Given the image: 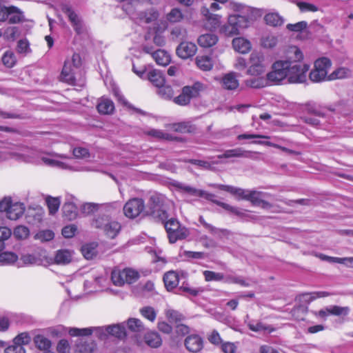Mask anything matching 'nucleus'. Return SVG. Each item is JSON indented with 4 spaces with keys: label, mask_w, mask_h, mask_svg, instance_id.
I'll use <instances>...</instances> for the list:
<instances>
[{
    "label": "nucleus",
    "mask_w": 353,
    "mask_h": 353,
    "mask_svg": "<svg viewBox=\"0 0 353 353\" xmlns=\"http://www.w3.org/2000/svg\"><path fill=\"white\" fill-rule=\"evenodd\" d=\"M81 65V57L78 54H74L71 59H66L60 75V80L72 85L84 86L85 78Z\"/></svg>",
    "instance_id": "nucleus-1"
},
{
    "label": "nucleus",
    "mask_w": 353,
    "mask_h": 353,
    "mask_svg": "<svg viewBox=\"0 0 353 353\" xmlns=\"http://www.w3.org/2000/svg\"><path fill=\"white\" fill-rule=\"evenodd\" d=\"M249 26V20L245 16L230 14L227 23L220 26L219 33L225 37H232L241 34V31Z\"/></svg>",
    "instance_id": "nucleus-2"
},
{
    "label": "nucleus",
    "mask_w": 353,
    "mask_h": 353,
    "mask_svg": "<svg viewBox=\"0 0 353 353\" xmlns=\"http://www.w3.org/2000/svg\"><path fill=\"white\" fill-rule=\"evenodd\" d=\"M331 61L326 57L319 58L315 61L314 68L309 73V78L314 83L330 81L328 70L331 68Z\"/></svg>",
    "instance_id": "nucleus-3"
},
{
    "label": "nucleus",
    "mask_w": 353,
    "mask_h": 353,
    "mask_svg": "<svg viewBox=\"0 0 353 353\" xmlns=\"http://www.w3.org/2000/svg\"><path fill=\"white\" fill-rule=\"evenodd\" d=\"M290 63L283 60L276 61L272 65V70L269 72L266 77L267 80L270 83L278 85L283 81H288Z\"/></svg>",
    "instance_id": "nucleus-4"
},
{
    "label": "nucleus",
    "mask_w": 353,
    "mask_h": 353,
    "mask_svg": "<svg viewBox=\"0 0 353 353\" xmlns=\"http://www.w3.org/2000/svg\"><path fill=\"white\" fill-rule=\"evenodd\" d=\"M164 227L171 243L185 239L190 234L189 230L185 227L182 226L179 221L174 218H171L165 222Z\"/></svg>",
    "instance_id": "nucleus-5"
},
{
    "label": "nucleus",
    "mask_w": 353,
    "mask_h": 353,
    "mask_svg": "<svg viewBox=\"0 0 353 353\" xmlns=\"http://www.w3.org/2000/svg\"><path fill=\"white\" fill-rule=\"evenodd\" d=\"M310 65L304 63L290 64L289 67L288 83H303L307 81Z\"/></svg>",
    "instance_id": "nucleus-6"
},
{
    "label": "nucleus",
    "mask_w": 353,
    "mask_h": 353,
    "mask_svg": "<svg viewBox=\"0 0 353 353\" xmlns=\"http://www.w3.org/2000/svg\"><path fill=\"white\" fill-rule=\"evenodd\" d=\"M174 187L179 192L183 194H188L190 196L197 197H203L212 202H213V201H216V199H214V194L207 192L202 190L196 189L183 183L175 182L174 183Z\"/></svg>",
    "instance_id": "nucleus-7"
},
{
    "label": "nucleus",
    "mask_w": 353,
    "mask_h": 353,
    "mask_svg": "<svg viewBox=\"0 0 353 353\" xmlns=\"http://www.w3.org/2000/svg\"><path fill=\"white\" fill-rule=\"evenodd\" d=\"M264 57L259 52H252L250 56V66L247 70V74L259 76L265 71Z\"/></svg>",
    "instance_id": "nucleus-8"
},
{
    "label": "nucleus",
    "mask_w": 353,
    "mask_h": 353,
    "mask_svg": "<svg viewBox=\"0 0 353 353\" xmlns=\"http://www.w3.org/2000/svg\"><path fill=\"white\" fill-rule=\"evenodd\" d=\"M123 210L126 217L129 219H134L144 211V201L140 198L131 199L126 202Z\"/></svg>",
    "instance_id": "nucleus-9"
},
{
    "label": "nucleus",
    "mask_w": 353,
    "mask_h": 353,
    "mask_svg": "<svg viewBox=\"0 0 353 353\" xmlns=\"http://www.w3.org/2000/svg\"><path fill=\"white\" fill-rule=\"evenodd\" d=\"M199 94V88L196 84L192 86H184L181 93L174 99V102L179 105H186L191 99L196 97Z\"/></svg>",
    "instance_id": "nucleus-10"
},
{
    "label": "nucleus",
    "mask_w": 353,
    "mask_h": 353,
    "mask_svg": "<svg viewBox=\"0 0 353 353\" xmlns=\"http://www.w3.org/2000/svg\"><path fill=\"white\" fill-rule=\"evenodd\" d=\"M143 50L145 53L151 54L152 58L159 65L165 66L168 65L171 61V57L170 54L163 50H158L157 51H154L152 46L145 45L143 47Z\"/></svg>",
    "instance_id": "nucleus-11"
},
{
    "label": "nucleus",
    "mask_w": 353,
    "mask_h": 353,
    "mask_svg": "<svg viewBox=\"0 0 353 353\" xmlns=\"http://www.w3.org/2000/svg\"><path fill=\"white\" fill-rule=\"evenodd\" d=\"M196 51V46L194 43L188 41H182L176 49L177 56L183 59L193 57Z\"/></svg>",
    "instance_id": "nucleus-12"
},
{
    "label": "nucleus",
    "mask_w": 353,
    "mask_h": 353,
    "mask_svg": "<svg viewBox=\"0 0 353 353\" xmlns=\"http://www.w3.org/2000/svg\"><path fill=\"white\" fill-rule=\"evenodd\" d=\"M184 345L189 352L196 353L202 350L203 341L198 334H190L185 338Z\"/></svg>",
    "instance_id": "nucleus-13"
},
{
    "label": "nucleus",
    "mask_w": 353,
    "mask_h": 353,
    "mask_svg": "<svg viewBox=\"0 0 353 353\" xmlns=\"http://www.w3.org/2000/svg\"><path fill=\"white\" fill-rule=\"evenodd\" d=\"M62 11L67 14L72 27L77 34H80L83 29V23L81 18L74 12L72 8L68 5H63Z\"/></svg>",
    "instance_id": "nucleus-14"
},
{
    "label": "nucleus",
    "mask_w": 353,
    "mask_h": 353,
    "mask_svg": "<svg viewBox=\"0 0 353 353\" xmlns=\"http://www.w3.org/2000/svg\"><path fill=\"white\" fill-rule=\"evenodd\" d=\"M303 57L302 51L298 47L293 46L288 48L285 59L283 60L292 65L301 63Z\"/></svg>",
    "instance_id": "nucleus-15"
},
{
    "label": "nucleus",
    "mask_w": 353,
    "mask_h": 353,
    "mask_svg": "<svg viewBox=\"0 0 353 353\" xmlns=\"http://www.w3.org/2000/svg\"><path fill=\"white\" fill-rule=\"evenodd\" d=\"M254 154H256V152L245 151L241 148H237L225 151L223 154L219 155L218 158L245 157L253 159L252 155Z\"/></svg>",
    "instance_id": "nucleus-16"
},
{
    "label": "nucleus",
    "mask_w": 353,
    "mask_h": 353,
    "mask_svg": "<svg viewBox=\"0 0 353 353\" xmlns=\"http://www.w3.org/2000/svg\"><path fill=\"white\" fill-rule=\"evenodd\" d=\"M214 203H216L217 205L223 208L225 210L229 211L230 212L236 214L239 217H240L242 219L244 220H248L251 218V216L247 213V211L245 210L239 209L236 207H233L232 205H230L229 204H227L225 203L219 201H213Z\"/></svg>",
    "instance_id": "nucleus-17"
},
{
    "label": "nucleus",
    "mask_w": 353,
    "mask_h": 353,
    "mask_svg": "<svg viewBox=\"0 0 353 353\" xmlns=\"http://www.w3.org/2000/svg\"><path fill=\"white\" fill-rule=\"evenodd\" d=\"M163 282L166 289L168 291H171L179 284V274L174 271H169L164 274Z\"/></svg>",
    "instance_id": "nucleus-18"
},
{
    "label": "nucleus",
    "mask_w": 353,
    "mask_h": 353,
    "mask_svg": "<svg viewBox=\"0 0 353 353\" xmlns=\"http://www.w3.org/2000/svg\"><path fill=\"white\" fill-rule=\"evenodd\" d=\"M239 85L237 75L235 72L228 73L222 78V85L226 90H235L239 87Z\"/></svg>",
    "instance_id": "nucleus-19"
},
{
    "label": "nucleus",
    "mask_w": 353,
    "mask_h": 353,
    "mask_svg": "<svg viewBox=\"0 0 353 353\" xmlns=\"http://www.w3.org/2000/svg\"><path fill=\"white\" fill-rule=\"evenodd\" d=\"M25 206L21 203H12L7 213L8 219L10 220H17L24 214Z\"/></svg>",
    "instance_id": "nucleus-20"
},
{
    "label": "nucleus",
    "mask_w": 353,
    "mask_h": 353,
    "mask_svg": "<svg viewBox=\"0 0 353 353\" xmlns=\"http://www.w3.org/2000/svg\"><path fill=\"white\" fill-rule=\"evenodd\" d=\"M232 46L236 51L242 54L248 53L251 49L250 42L243 37L234 38L232 40Z\"/></svg>",
    "instance_id": "nucleus-21"
},
{
    "label": "nucleus",
    "mask_w": 353,
    "mask_h": 353,
    "mask_svg": "<svg viewBox=\"0 0 353 353\" xmlns=\"http://www.w3.org/2000/svg\"><path fill=\"white\" fill-rule=\"evenodd\" d=\"M97 110L101 114H110L114 110V104L111 99L101 97L97 105Z\"/></svg>",
    "instance_id": "nucleus-22"
},
{
    "label": "nucleus",
    "mask_w": 353,
    "mask_h": 353,
    "mask_svg": "<svg viewBox=\"0 0 353 353\" xmlns=\"http://www.w3.org/2000/svg\"><path fill=\"white\" fill-rule=\"evenodd\" d=\"M218 40V37L216 34L207 33L199 36L197 42L202 48H210L215 45Z\"/></svg>",
    "instance_id": "nucleus-23"
},
{
    "label": "nucleus",
    "mask_w": 353,
    "mask_h": 353,
    "mask_svg": "<svg viewBox=\"0 0 353 353\" xmlns=\"http://www.w3.org/2000/svg\"><path fill=\"white\" fill-rule=\"evenodd\" d=\"M72 259V252L68 250H59L54 256V262L58 265H66Z\"/></svg>",
    "instance_id": "nucleus-24"
},
{
    "label": "nucleus",
    "mask_w": 353,
    "mask_h": 353,
    "mask_svg": "<svg viewBox=\"0 0 353 353\" xmlns=\"http://www.w3.org/2000/svg\"><path fill=\"white\" fill-rule=\"evenodd\" d=\"M148 80L156 87H161L165 84V80L163 73L156 69L150 70L148 73Z\"/></svg>",
    "instance_id": "nucleus-25"
},
{
    "label": "nucleus",
    "mask_w": 353,
    "mask_h": 353,
    "mask_svg": "<svg viewBox=\"0 0 353 353\" xmlns=\"http://www.w3.org/2000/svg\"><path fill=\"white\" fill-rule=\"evenodd\" d=\"M221 15L213 14L210 15L208 18L204 19L203 26L206 30L214 31L217 28H220Z\"/></svg>",
    "instance_id": "nucleus-26"
},
{
    "label": "nucleus",
    "mask_w": 353,
    "mask_h": 353,
    "mask_svg": "<svg viewBox=\"0 0 353 353\" xmlns=\"http://www.w3.org/2000/svg\"><path fill=\"white\" fill-rule=\"evenodd\" d=\"M147 134L151 137H153L157 139L160 140H167V141H181V138H178L176 137H174L172 134H170L167 132H163L161 130L152 129L148 131Z\"/></svg>",
    "instance_id": "nucleus-27"
},
{
    "label": "nucleus",
    "mask_w": 353,
    "mask_h": 353,
    "mask_svg": "<svg viewBox=\"0 0 353 353\" xmlns=\"http://www.w3.org/2000/svg\"><path fill=\"white\" fill-rule=\"evenodd\" d=\"M265 23L272 27L281 26L284 23V19L278 12H269L264 17Z\"/></svg>",
    "instance_id": "nucleus-28"
},
{
    "label": "nucleus",
    "mask_w": 353,
    "mask_h": 353,
    "mask_svg": "<svg viewBox=\"0 0 353 353\" xmlns=\"http://www.w3.org/2000/svg\"><path fill=\"white\" fill-rule=\"evenodd\" d=\"M137 289L143 296H152L157 294L154 288V283L151 281H147L145 283H139Z\"/></svg>",
    "instance_id": "nucleus-29"
},
{
    "label": "nucleus",
    "mask_w": 353,
    "mask_h": 353,
    "mask_svg": "<svg viewBox=\"0 0 353 353\" xmlns=\"http://www.w3.org/2000/svg\"><path fill=\"white\" fill-rule=\"evenodd\" d=\"M120 229L121 225L117 221L109 219L103 230L108 237L113 239L117 235Z\"/></svg>",
    "instance_id": "nucleus-30"
},
{
    "label": "nucleus",
    "mask_w": 353,
    "mask_h": 353,
    "mask_svg": "<svg viewBox=\"0 0 353 353\" xmlns=\"http://www.w3.org/2000/svg\"><path fill=\"white\" fill-rule=\"evenodd\" d=\"M63 213L68 220H73L77 216V208L72 201H66L63 205Z\"/></svg>",
    "instance_id": "nucleus-31"
},
{
    "label": "nucleus",
    "mask_w": 353,
    "mask_h": 353,
    "mask_svg": "<svg viewBox=\"0 0 353 353\" xmlns=\"http://www.w3.org/2000/svg\"><path fill=\"white\" fill-rule=\"evenodd\" d=\"M97 245L95 242L83 245L81 247V252L86 259H92L97 254Z\"/></svg>",
    "instance_id": "nucleus-32"
},
{
    "label": "nucleus",
    "mask_w": 353,
    "mask_h": 353,
    "mask_svg": "<svg viewBox=\"0 0 353 353\" xmlns=\"http://www.w3.org/2000/svg\"><path fill=\"white\" fill-rule=\"evenodd\" d=\"M108 335L118 339H123L126 336L125 329L123 324H114L108 325Z\"/></svg>",
    "instance_id": "nucleus-33"
},
{
    "label": "nucleus",
    "mask_w": 353,
    "mask_h": 353,
    "mask_svg": "<svg viewBox=\"0 0 353 353\" xmlns=\"http://www.w3.org/2000/svg\"><path fill=\"white\" fill-rule=\"evenodd\" d=\"M145 343L152 347H158L162 343V339L160 335L155 332H148L145 335Z\"/></svg>",
    "instance_id": "nucleus-34"
},
{
    "label": "nucleus",
    "mask_w": 353,
    "mask_h": 353,
    "mask_svg": "<svg viewBox=\"0 0 353 353\" xmlns=\"http://www.w3.org/2000/svg\"><path fill=\"white\" fill-rule=\"evenodd\" d=\"M196 64L199 69L203 71H210L213 68L212 59L208 56L196 57Z\"/></svg>",
    "instance_id": "nucleus-35"
},
{
    "label": "nucleus",
    "mask_w": 353,
    "mask_h": 353,
    "mask_svg": "<svg viewBox=\"0 0 353 353\" xmlns=\"http://www.w3.org/2000/svg\"><path fill=\"white\" fill-rule=\"evenodd\" d=\"M125 268L123 270L114 269L111 274V279L113 283L117 286H121L125 283Z\"/></svg>",
    "instance_id": "nucleus-36"
},
{
    "label": "nucleus",
    "mask_w": 353,
    "mask_h": 353,
    "mask_svg": "<svg viewBox=\"0 0 353 353\" xmlns=\"http://www.w3.org/2000/svg\"><path fill=\"white\" fill-rule=\"evenodd\" d=\"M184 19V15L179 8H172L167 14L166 20L170 23H180Z\"/></svg>",
    "instance_id": "nucleus-37"
},
{
    "label": "nucleus",
    "mask_w": 353,
    "mask_h": 353,
    "mask_svg": "<svg viewBox=\"0 0 353 353\" xmlns=\"http://www.w3.org/2000/svg\"><path fill=\"white\" fill-rule=\"evenodd\" d=\"M34 341L36 346L43 352L48 351L52 345L51 341L43 335H37Z\"/></svg>",
    "instance_id": "nucleus-38"
},
{
    "label": "nucleus",
    "mask_w": 353,
    "mask_h": 353,
    "mask_svg": "<svg viewBox=\"0 0 353 353\" xmlns=\"http://www.w3.org/2000/svg\"><path fill=\"white\" fill-rule=\"evenodd\" d=\"M187 30L181 26H175L170 30V37L173 41L183 40L187 37Z\"/></svg>",
    "instance_id": "nucleus-39"
},
{
    "label": "nucleus",
    "mask_w": 353,
    "mask_h": 353,
    "mask_svg": "<svg viewBox=\"0 0 353 353\" xmlns=\"http://www.w3.org/2000/svg\"><path fill=\"white\" fill-rule=\"evenodd\" d=\"M172 129L176 132L192 133L195 130V127L190 122H181L173 124Z\"/></svg>",
    "instance_id": "nucleus-40"
},
{
    "label": "nucleus",
    "mask_w": 353,
    "mask_h": 353,
    "mask_svg": "<svg viewBox=\"0 0 353 353\" xmlns=\"http://www.w3.org/2000/svg\"><path fill=\"white\" fill-rule=\"evenodd\" d=\"M278 43V38L273 34H267L262 37L261 44L265 48H273Z\"/></svg>",
    "instance_id": "nucleus-41"
},
{
    "label": "nucleus",
    "mask_w": 353,
    "mask_h": 353,
    "mask_svg": "<svg viewBox=\"0 0 353 353\" xmlns=\"http://www.w3.org/2000/svg\"><path fill=\"white\" fill-rule=\"evenodd\" d=\"M351 71L347 68H339L330 74V81L344 79L350 77Z\"/></svg>",
    "instance_id": "nucleus-42"
},
{
    "label": "nucleus",
    "mask_w": 353,
    "mask_h": 353,
    "mask_svg": "<svg viewBox=\"0 0 353 353\" xmlns=\"http://www.w3.org/2000/svg\"><path fill=\"white\" fill-rule=\"evenodd\" d=\"M127 325L128 329L134 332H141L144 330L143 323L139 319H129L127 321Z\"/></svg>",
    "instance_id": "nucleus-43"
},
{
    "label": "nucleus",
    "mask_w": 353,
    "mask_h": 353,
    "mask_svg": "<svg viewBox=\"0 0 353 353\" xmlns=\"http://www.w3.org/2000/svg\"><path fill=\"white\" fill-rule=\"evenodd\" d=\"M54 237V232L50 230H41L34 235V239L39 240L41 242L49 241L53 239Z\"/></svg>",
    "instance_id": "nucleus-44"
},
{
    "label": "nucleus",
    "mask_w": 353,
    "mask_h": 353,
    "mask_svg": "<svg viewBox=\"0 0 353 353\" xmlns=\"http://www.w3.org/2000/svg\"><path fill=\"white\" fill-rule=\"evenodd\" d=\"M141 315L151 322H154L157 317V312L151 306H145L140 309Z\"/></svg>",
    "instance_id": "nucleus-45"
},
{
    "label": "nucleus",
    "mask_w": 353,
    "mask_h": 353,
    "mask_svg": "<svg viewBox=\"0 0 353 353\" xmlns=\"http://www.w3.org/2000/svg\"><path fill=\"white\" fill-rule=\"evenodd\" d=\"M17 259L18 256L14 252H5L0 254V263L2 264H12Z\"/></svg>",
    "instance_id": "nucleus-46"
},
{
    "label": "nucleus",
    "mask_w": 353,
    "mask_h": 353,
    "mask_svg": "<svg viewBox=\"0 0 353 353\" xmlns=\"http://www.w3.org/2000/svg\"><path fill=\"white\" fill-rule=\"evenodd\" d=\"M330 315L334 316H346L350 312V308L348 307H341L338 305H330L328 306Z\"/></svg>",
    "instance_id": "nucleus-47"
},
{
    "label": "nucleus",
    "mask_w": 353,
    "mask_h": 353,
    "mask_svg": "<svg viewBox=\"0 0 353 353\" xmlns=\"http://www.w3.org/2000/svg\"><path fill=\"white\" fill-rule=\"evenodd\" d=\"M13 234L17 239H26L30 235V230L26 226L19 225L14 228Z\"/></svg>",
    "instance_id": "nucleus-48"
},
{
    "label": "nucleus",
    "mask_w": 353,
    "mask_h": 353,
    "mask_svg": "<svg viewBox=\"0 0 353 353\" xmlns=\"http://www.w3.org/2000/svg\"><path fill=\"white\" fill-rule=\"evenodd\" d=\"M9 14H8V17H6V20L8 21L10 23H17L21 21V14L15 7H9Z\"/></svg>",
    "instance_id": "nucleus-49"
},
{
    "label": "nucleus",
    "mask_w": 353,
    "mask_h": 353,
    "mask_svg": "<svg viewBox=\"0 0 353 353\" xmlns=\"http://www.w3.org/2000/svg\"><path fill=\"white\" fill-rule=\"evenodd\" d=\"M200 223L212 234H223L226 230L217 228L212 225L208 223L202 216L199 218Z\"/></svg>",
    "instance_id": "nucleus-50"
},
{
    "label": "nucleus",
    "mask_w": 353,
    "mask_h": 353,
    "mask_svg": "<svg viewBox=\"0 0 353 353\" xmlns=\"http://www.w3.org/2000/svg\"><path fill=\"white\" fill-rule=\"evenodd\" d=\"M267 79H264L263 77L253 78L250 79H248L245 81V84L247 86L253 88H263L266 85Z\"/></svg>",
    "instance_id": "nucleus-51"
},
{
    "label": "nucleus",
    "mask_w": 353,
    "mask_h": 353,
    "mask_svg": "<svg viewBox=\"0 0 353 353\" xmlns=\"http://www.w3.org/2000/svg\"><path fill=\"white\" fill-rule=\"evenodd\" d=\"M3 63L8 68H12L17 61L14 54L11 51H7L2 57Z\"/></svg>",
    "instance_id": "nucleus-52"
},
{
    "label": "nucleus",
    "mask_w": 353,
    "mask_h": 353,
    "mask_svg": "<svg viewBox=\"0 0 353 353\" xmlns=\"http://www.w3.org/2000/svg\"><path fill=\"white\" fill-rule=\"evenodd\" d=\"M17 51L19 54H27L31 52L30 48V43L29 41L26 39H20L17 42Z\"/></svg>",
    "instance_id": "nucleus-53"
},
{
    "label": "nucleus",
    "mask_w": 353,
    "mask_h": 353,
    "mask_svg": "<svg viewBox=\"0 0 353 353\" xmlns=\"http://www.w3.org/2000/svg\"><path fill=\"white\" fill-rule=\"evenodd\" d=\"M203 276L206 281H220L224 279L223 274L210 270H205L203 272Z\"/></svg>",
    "instance_id": "nucleus-54"
},
{
    "label": "nucleus",
    "mask_w": 353,
    "mask_h": 353,
    "mask_svg": "<svg viewBox=\"0 0 353 353\" xmlns=\"http://www.w3.org/2000/svg\"><path fill=\"white\" fill-rule=\"evenodd\" d=\"M166 317L171 323H178L183 319V316L176 310H167L165 312Z\"/></svg>",
    "instance_id": "nucleus-55"
},
{
    "label": "nucleus",
    "mask_w": 353,
    "mask_h": 353,
    "mask_svg": "<svg viewBox=\"0 0 353 353\" xmlns=\"http://www.w3.org/2000/svg\"><path fill=\"white\" fill-rule=\"evenodd\" d=\"M47 205L49 209L50 214H55L60 205V201L58 198L48 197L46 199Z\"/></svg>",
    "instance_id": "nucleus-56"
},
{
    "label": "nucleus",
    "mask_w": 353,
    "mask_h": 353,
    "mask_svg": "<svg viewBox=\"0 0 353 353\" xmlns=\"http://www.w3.org/2000/svg\"><path fill=\"white\" fill-rule=\"evenodd\" d=\"M68 333L72 336H89L92 334V329L91 328H70Z\"/></svg>",
    "instance_id": "nucleus-57"
},
{
    "label": "nucleus",
    "mask_w": 353,
    "mask_h": 353,
    "mask_svg": "<svg viewBox=\"0 0 353 353\" xmlns=\"http://www.w3.org/2000/svg\"><path fill=\"white\" fill-rule=\"evenodd\" d=\"M296 6L299 7V8L302 12H315L319 10V8L316 6L307 2L299 1L296 3Z\"/></svg>",
    "instance_id": "nucleus-58"
},
{
    "label": "nucleus",
    "mask_w": 353,
    "mask_h": 353,
    "mask_svg": "<svg viewBox=\"0 0 353 353\" xmlns=\"http://www.w3.org/2000/svg\"><path fill=\"white\" fill-rule=\"evenodd\" d=\"M109 217L108 216H98L93 219L91 225L92 227L103 230L104 226L108 223Z\"/></svg>",
    "instance_id": "nucleus-59"
},
{
    "label": "nucleus",
    "mask_w": 353,
    "mask_h": 353,
    "mask_svg": "<svg viewBox=\"0 0 353 353\" xmlns=\"http://www.w3.org/2000/svg\"><path fill=\"white\" fill-rule=\"evenodd\" d=\"M125 283H132L135 282L139 276V273L130 268H125Z\"/></svg>",
    "instance_id": "nucleus-60"
},
{
    "label": "nucleus",
    "mask_w": 353,
    "mask_h": 353,
    "mask_svg": "<svg viewBox=\"0 0 353 353\" xmlns=\"http://www.w3.org/2000/svg\"><path fill=\"white\" fill-rule=\"evenodd\" d=\"M186 162H188L193 165H196L204 170H210L212 169V164L208 161L199 159H188L186 161Z\"/></svg>",
    "instance_id": "nucleus-61"
},
{
    "label": "nucleus",
    "mask_w": 353,
    "mask_h": 353,
    "mask_svg": "<svg viewBox=\"0 0 353 353\" xmlns=\"http://www.w3.org/2000/svg\"><path fill=\"white\" fill-rule=\"evenodd\" d=\"M152 214L153 216L159 218V219L162 222V223H163L164 225L165 222L169 220L167 212L162 208L152 210Z\"/></svg>",
    "instance_id": "nucleus-62"
},
{
    "label": "nucleus",
    "mask_w": 353,
    "mask_h": 353,
    "mask_svg": "<svg viewBox=\"0 0 353 353\" xmlns=\"http://www.w3.org/2000/svg\"><path fill=\"white\" fill-rule=\"evenodd\" d=\"M159 88L158 93L163 98L170 99L172 97L174 92L171 86L163 85L161 87H159Z\"/></svg>",
    "instance_id": "nucleus-63"
},
{
    "label": "nucleus",
    "mask_w": 353,
    "mask_h": 353,
    "mask_svg": "<svg viewBox=\"0 0 353 353\" xmlns=\"http://www.w3.org/2000/svg\"><path fill=\"white\" fill-rule=\"evenodd\" d=\"M5 353H26V350L22 345L13 343V345L5 348Z\"/></svg>",
    "instance_id": "nucleus-64"
}]
</instances>
